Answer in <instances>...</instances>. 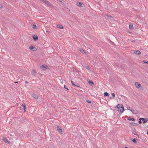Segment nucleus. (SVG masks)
<instances>
[{
  "label": "nucleus",
  "instance_id": "nucleus-17",
  "mask_svg": "<svg viewBox=\"0 0 148 148\" xmlns=\"http://www.w3.org/2000/svg\"><path fill=\"white\" fill-rule=\"evenodd\" d=\"M32 28L34 29H36L37 28V27L35 24H34L32 25Z\"/></svg>",
  "mask_w": 148,
  "mask_h": 148
},
{
  "label": "nucleus",
  "instance_id": "nucleus-38",
  "mask_svg": "<svg viewBox=\"0 0 148 148\" xmlns=\"http://www.w3.org/2000/svg\"><path fill=\"white\" fill-rule=\"evenodd\" d=\"M133 110V112H134V111H135V110Z\"/></svg>",
  "mask_w": 148,
  "mask_h": 148
},
{
  "label": "nucleus",
  "instance_id": "nucleus-11",
  "mask_svg": "<svg viewBox=\"0 0 148 148\" xmlns=\"http://www.w3.org/2000/svg\"><path fill=\"white\" fill-rule=\"evenodd\" d=\"M134 53L137 55H139L141 53L140 51H139L138 50H136V51H135Z\"/></svg>",
  "mask_w": 148,
  "mask_h": 148
},
{
  "label": "nucleus",
  "instance_id": "nucleus-4",
  "mask_svg": "<svg viewBox=\"0 0 148 148\" xmlns=\"http://www.w3.org/2000/svg\"><path fill=\"white\" fill-rule=\"evenodd\" d=\"M76 5L80 7H82L84 6V4L82 3L77 2L76 3Z\"/></svg>",
  "mask_w": 148,
  "mask_h": 148
},
{
  "label": "nucleus",
  "instance_id": "nucleus-30",
  "mask_svg": "<svg viewBox=\"0 0 148 148\" xmlns=\"http://www.w3.org/2000/svg\"><path fill=\"white\" fill-rule=\"evenodd\" d=\"M3 7V6H2V5L0 4V8H2Z\"/></svg>",
  "mask_w": 148,
  "mask_h": 148
},
{
  "label": "nucleus",
  "instance_id": "nucleus-27",
  "mask_svg": "<svg viewBox=\"0 0 148 148\" xmlns=\"http://www.w3.org/2000/svg\"><path fill=\"white\" fill-rule=\"evenodd\" d=\"M86 68L89 70H90V68L89 67V66H86Z\"/></svg>",
  "mask_w": 148,
  "mask_h": 148
},
{
  "label": "nucleus",
  "instance_id": "nucleus-39",
  "mask_svg": "<svg viewBox=\"0 0 148 148\" xmlns=\"http://www.w3.org/2000/svg\"><path fill=\"white\" fill-rule=\"evenodd\" d=\"M125 148H128L127 147H125Z\"/></svg>",
  "mask_w": 148,
  "mask_h": 148
},
{
  "label": "nucleus",
  "instance_id": "nucleus-33",
  "mask_svg": "<svg viewBox=\"0 0 148 148\" xmlns=\"http://www.w3.org/2000/svg\"><path fill=\"white\" fill-rule=\"evenodd\" d=\"M64 87L67 90H69L67 88H66V85H64Z\"/></svg>",
  "mask_w": 148,
  "mask_h": 148
},
{
  "label": "nucleus",
  "instance_id": "nucleus-1",
  "mask_svg": "<svg viewBox=\"0 0 148 148\" xmlns=\"http://www.w3.org/2000/svg\"><path fill=\"white\" fill-rule=\"evenodd\" d=\"M117 108L118 109V111L120 112L121 113L124 111V108L123 105L122 104H119L117 105V106L115 107V108Z\"/></svg>",
  "mask_w": 148,
  "mask_h": 148
},
{
  "label": "nucleus",
  "instance_id": "nucleus-8",
  "mask_svg": "<svg viewBox=\"0 0 148 148\" xmlns=\"http://www.w3.org/2000/svg\"><path fill=\"white\" fill-rule=\"evenodd\" d=\"M57 129L58 132L61 133L62 132V129L60 126H57Z\"/></svg>",
  "mask_w": 148,
  "mask_h": 148
},
{
  "label": "nucleus",
  "instance_id": "nucleus-25",
  "mask_svg": "<svg viewBox=\"0 0 148 148\" xmlns=\"http://www.w3.org/2000/svg\"><path fill=\"white\" fill-rule=\"evenodd\" d=\"M132 133L133 134H134L135 135H138V134L137 133V132H136L134 131L133 132H132Z\"/></svg>",
  "mask_w": 148,
  "mask_h": 148
},
{
  "label": "nucleus",
  "instance_id": "nucleus-35",
  "mask_svg": "<svg viewBox=\"0 0 148 148\" xmlns=\"http://www.w3.org/2000/svg\"><path fill=\"white\" fill-rule=\"evenodd\" d=\"M25 84H26L28 83V82L27 81H25Z\"/></svg>",
  "mask_w": 148,
  "mask_h": 148
},
{
  "label": "nucleus",
  "instance_id": "nucleus-34",
  "mask_svg": "<svg viewBox=\"0 0 148 148\" xmlns=\"http://www.w3.org/2000/svg\"><path fill=\"white\" fill-rule=\"evenodd\" d=\"M46 32H47L48 34L50 32L49 31H46Z\"/></svg>",
  "mask_w": 148,
  "mask_h": 148
},
{
  "label": "nucleus",
  "instance_id": "nucleus-40",
  "mask_svg": "<svg viewBox=\"0 0 148 148\" xmlns=\"http://www.w3.org/2000/svg\"><path fill=\"white\" fill-rule=\"evenodd\" d=\"M147 134L148 135V131H147Z\"/></svg>",
  "mask_w": 148,
  "mask_h": 148
},
{
  "label": "nucleus",
  "instance_id": "nucleus-16",
  "mask_svg": "<svg viewBox=\"0 0 148 148\" xmlns=\"http://www.w3.org/2000/svg\"><path fill=\"white\" fill-rule=\"evenodd\" d=\"M139 121L138 122V123L139 124H141L142 123V122L141 121V120H144L145 119L143 118H140L139 119Z\"/></svg>",
  "mask_w": 148,
  "mask_h": 148
},
{
  "label": "nucleus",
  "instance_id": "nucleus-2",
  "mask_svg": "<svg viewBox=\"0 0 148 148\" xmlns=\"http://www.w3.org/2000/svg\"><path fill=\"white\" fill-rule=\"evenodd\" d=\"M41 1H42L43 3H45L47 5H48L49 6H52V5L48 1H47L46 0H40Z\"/></svg>",
  "mask_w": 148,
  "mask_h": 148
},
{
  "label": "nucleus",
  "instance_id": "nucleus-14",
  "mask_svg": "<svg viewBox=\"0 0 148 148\" xmlns=\"http://www.w3.org/2000/svg\"><path fill=\"white\" fill-rule=\"evenodd\" d=\"M127 120L129 121H135V119L134 118H131L130 117H129L128 118Z\"/></svg>",
  "mask_w": 148,
  "mask_h": 148
},
{
  "label": "nucleus",
  "instance_id": "nucleus-6",
  "mask_svg": "<svg viewBox=\"0 0 148 148\" xmlns=\"http://www.w3.org/2000/svg\"><path fill=\"white\" fill-rule=\"evenodd\" d=\"M29 49L33 51H36L37 50V49L35 47L31 46L29 47Z\"/></svg>",
  "mask_w": 148,
  "mask_h": 148
},
{
  "label": "nucleus",
  "instance_id": "nucleus-32",
  "mask_svg": "<svg viewBox=\"0 0 148 148\" xmlns=\"http://www.w3.org/2000/svg\"><path fill=\"white\" fill-rule=\"evenodd\" d=\"M113 96V97H114L115 96V95L114 93H112V94H111Z\"/></svg>",
  "mask_w": 148,
  "mask_h": 148
},
{
  "label": "nucleus",
  "instance_id": "nucleus-15",
  "mask_svg": "<svg viewBox=\"0 0 148 148\" xmlns=\"http://www.w3.org/2000/svg\"><path fill=\"white\" fill-rule=\"evenodd\" d=\"M79 51L82 53H85L84 50L82 48H80L79 49Z\"/></svg>",
  "mask_w": 148,
  "mask_h": 148
},
{
  "label": "nucleus",
  "instance_id": "nucleus-20",
  "mask_svg": "<svg viewBox=\"0 0 148 148\" xmlns=\"http://www.w3.org/2000/svg\"><path fill=\"white\" fill-rule=\"evenodd\" d=\"M129 28L130 29H133V26L132 25H129Z\"/></svg>",
  "mask_w": 148,
  "mask_h": 148
},
{
  "label": "nucleus",
  "instance_id": "nucleus-42",
  "mask_svg": "<svg viewBox=\"0 0 148 148\" xmlns=\"http://www.w3.org/2000/svg\"><path fill=\"white\" fill-rule=\"evenodd\" d=\"M107 16H108V17H110L109 16H108V15H107Z\"/></svg>",
  "mask_w": 148,
  "mask_h": 148
},
{
  "label": "nucleus",
  "instance_id": "nucleus-9",
  "mask_svg": "<svg viewBox=\"0 0 148 148\" xmlns=\"http://www.w3.org/2000/svg\"><path fill=\"white\" fill-rule=\"evenodd\" d=\"M34 40L36 41L38 40V37L37 35H34L33 36Z\"/></svg>",
  "mask_w": 148,
  "mask_h": 148
},
{
  "label": "nucleus",
  "instance_id": "nucleus-22",
  "mask_svg": "<svg viewBox=\"0 0 148 148\" xmlns=\"http://www.w3.org/2000/svg\"><path fill=\"white\" fill-rule=\"evenodd\" d=\"M36 73V71L35 70H34L32 71L31 73L32 75H35Z\"/></svg>",
  "mask_w": 148,
  "mask_h": 148
},
{
  "label": "nucleus",
  "instance_id": "nucleus-41",
  "mask_svg": "<svg viewBox=\"0 0 148 148\" xmlns=\"http://www.w3.org/2000/svg\"><path fill=\"white\" fill-rule=\"evenodd\" d=\"M18 82H15V83H17Z\"/></svg>",
  "mask_w": 148,
  "mask_h": 148
},
{
  "label": "nucleus",
  "instance_id": "nucleus-21",
  "mask_svg": "<svg viewBox=\"0 0 148 148\" xmlns=\"http://www.w3.org/2000/svg\"><path fill=\"white\" fill-rule=\"evenodd\" d=\"M3 140L5 143H7L8 142V140L5 138H3Z\"/></svg>",
  "mask_w": 148,
  "mask_h": 148
},
{
  "label": "nucleus",
  "instance_id": "nucleus-5",
  "mask_svg": "<svg viewBox=\"0 0 148 148\" xmlns=\"http://www.w3.org/2000/svg\"><path fill=\"white\" fill-rule=\"evenodd\" d=\"M135 85L136 87L138 88L141 86V84L138 82H136L135 83Z\"/></svg>",
  "mask_w": 148,
  "mask_h": 148
},
{
  "label": "nucleus",
  "instance_id": "nucleus-23",
  "mask_svg": "<svg viewBox=\"0 0 148 148\" xmlns=\"http://www.w3.org/2000/svg\"><path fill=\"white\" fill-rule=\"evenodd\" d=\"M105 96H108L109 95V94L107 92H105L103 94Z\"/></svg>",
  "mask_w": 148,
  "mask_h": 148
},
{
  "label": "nucleus",
  "instance_id": "nucleus-36",
  "mask_svg": "<svg viewBox=\"0 0 148 148\" xmlns=\"http://www.w3.org/2000/svg\"><path fill=\"white\" fill-rule=\"evenodd\" d=\"M59 1L62 2V0H58Z\"/></svg>",
  "mask_w": 148,
  "mask_h": 148
},
{
  "label": "nucleus",
  "instance_id": "nucleus-3",
  "mask_svg": "<svg viewBox=\"0 0 148 148\" xmlns=\"http://www.w3.org/2000/svg\"><path fill=\"white\" fill-rule=\"evenodd\" d=\"M131 108L129 107L127 108V110L130 111L132 112V113L133 114H136L138 113V112L137 111H134V112H133V110H131Z\"/></svg>",
  "mask_w": 148,
  "mask_h": 148
},
{
  "label": "nucleus",
  "instance_id": "nucleus-13",
  "mask_svg": "<svg viewBox=\"0 0 148 148\" xmlns=\"http://www.w3.org/2000/svg\"><path fill=\"white\" fill-rule=\"evenodd\" d=\"M57 27L60 29H62L63 28V27L62 25H57Z\"/></svg>",
  "mask_w": 148,
  "mask_h": 148
},
{
  "label": "nucleus",
  "instance_id": "nucleus-24",
  "mask_svg": "<svg viewBox=\"0 0 148 148\" xmlns=\"http://www.w3.org/2000/svg\"><path fill=\"white\" fill-rule=\"evenodd\" d=\"M137 139L134 138L132 140V141L134 143H136L137 142Z\"/></svg>",
  "mask_w": 148,
  "mask_h": 148
},
{
  "label": "nucleus",
  "instance_id": "nucleus-18",
  "mask_svg": "<svg viewBox=\"0 0 148 148\" xmlns=\"http://www.w3.org/2000/svg\"><path fill=\"white\" fill-rule=\"evenodd\" d=\"M144 120H143V123L144 124H145L148 121V119L147 118H146Z\"/></svg>",
  "mask_w": 148,
  "mask_h": 148
},
{
  "label": "nucleus",
  "instance_id": "nucleus-37",
  "mask_svg": "<svg viewBox=\"0 0 148 148\" xmlns=\"http://www.w3.org/2000/svg\"><path fill=\"white\" fill-rule=\"evenodd\" d=\"M71 82L72 84V83H73V82L71 80Z\"/></svg>",
  "mask_w": 148,
  "mask_h": 148
},
{
  "label": "nucleus",
  "instance_id": "nucleus-31",
  "mask_svg": "<svg viewBox=\"0 0 148 148\" xmlns=\"http://www.w3.org/2000/svg\"><path fill=\"white\" fill-rule=\"evenodd\" d=\"M86 101L87 102H88V103H91V102L89 100H87Z\"/></svg>",
  "mask_w": 148,
  "mask_h": 148
},
{
  "label": "nucleus",
  "instance_id": "nucleus-19",
  "mask_svg": "<svg viewBox=\"0 0 148 148\" xmlns=\"http://www.w3.org/2000/svg\"><path fill=\"white\" fill-rule=\"evenodd\" d=\"M88 83L89 84H90L92 86H93L94 85L93 83L90 80H89L88 81Z\"/></svg>",
  "mask_w": 148,
  "mask_h": 148
},
{
  "label": "nucleus",
  "instance_id": "nucleus-26",
  "mask_svg": "<svg viewBox=\"0 0 148 148\" xmlns=\"http://www.w3.org/2000/svg\"><path fill=\"white\" fill-rule=\"evenodd\" d=\"M72 85L74 86H77V87H79V84H77V85L76 84V85H75L73 83H72Z\"/></svg>",
  "mask_w": 148,
  "mask_h": 148
},
{
  "label": "nucleus",
  "instance_id": "nucleus-29",
  "mask_svg": "<svg viewBox=\"0 0 148 148\" xmlns=\"http://www.w3.org/2000/svg\"><path fill=\"white\" fill-rule=\"evenodd\" d=\"M130 40L132 42H135V41L133 39H131Z\"/></svg>",
  "mask_w": 148,
  "mask_h": 148
},
{
  "label": "nucleus",
  "instance_id": "nucleus-7",
  "mask_svg": "<svg viewBox=\"0 0 148 148\" xmlns=\"http://www.w3.org/2000/svg\"><path fill=\"white\" fill-rule=\"evenodd\" d=\"M42 68V70H45L48 68V67L46 65H42L41 67Z\"/></svg>",
  "mask_w": 148,
  "mask_h": 148
},
{
  "label": "nucleus",
  "instance_id": "nucleus-10",
  "mask_svg": "<svg viewBox=\"0 0 148 148\" xmlns=\"http://www.w3.org/2000/svg\"><path fill=\"white\" fill-rule=\"evenodd\" d=\"M21 106L23 107V108L21 109H24L25 110V112L26 111V107L25 104H22L21 105Z\"/></svg>",
  "mask_w": 148,
  "mask_h": 148
},
{
  "label": "nucleus",
  "instance_id": "nucleus-12",
  "mask_svg": "<svg viewBox=\"0 0 148 148\" xmlns=\"http://www.w3.org/2000/svg\"><path fill=\"white\" fill-rule=\"evenodd\" d=\"M32 97L35 99H37L38 98V97L37 95L36 94H33L32 95Z\"/></svg>",
  "mask_w": 148,
  "mask_h": 148
},
{
  "label": "nucleus",
  "instance_id": "nucleus-28",
  "mask_svg": "<svg viewBox=\"0 0 148 148\" xmlns=\"http://www.w3.org/2000/svg\"><path fill=\"white\" fill-rule=\"evenodd\" d=\"M143 62L145 63H146L147 64H148V61H146L144 60L143 61Z\"/></svg>",
  "mask_w": 148,
  "mask_h": 148
}]
</instances>
